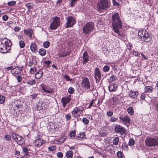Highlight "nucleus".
I'll list each match as a JSON object with an SVG mask.
<instances>
[{
  "label": "nucleus",
  "mask_w": 158,
  "mask_h": 158,
  "mask_svg": "<svg viewBox=\"0 0 158 158\" xmlns=\"http://www.w3.org/2000/svg\"><path fill=\"white\" fill-rule=\"evenodd\" d=\"M90 83L89 79L85 77L83 78L81 85L85 89L88 90L90 88Z\"/></svg>",
  "instance_id": "0eeeda50"
},
{
  "label": "nucleus",
  "mask_w": 158,
  "mask_h": 158,
  "mask_svg": "<svg viewBox=\"0 0 158 158\" xmlns=\"http://www.w3.org/2000/svg\"><path fill=\"white\" fill-rule=\"evenodd\" d=\"M76 132L75 131H73L71 132L69 134V136L70 138L74 137L76 135Z\"/></svg>",
  "instance_id": "5fc2aeb1"
},
{
  "label": "nucleus",
  "mask_w": 158,
  "mask_h": 158,
  "mask_svg": "<svg viewBox=\"0 0 158 158\" xmlns=\"http://www.w3.org/2000/svg\"><path fill=\"white\" fill-rule=\"evenodd\" d=\"M112 26L113 30H119L122 27V22L118 14L116 12L112 16Z\"/></svg>",
  "instance_id": "f257e3e1"
},
{
  "label": "nucleus",
  "mask_w": 158,
  "mask_h": 158,
  "mask_svg": "<svg viewBox=\"0 0 158 158\" xmlns=\"http://www.w3.org/2000/svg\"><path fill=\"white\" fill-rule=\"evenodd\" d=\"M94 73L96 81H99L101 79V73L99 69L98 68H95Z\"/></svg>",
  "instance_id": "ddd939ff"
},
{
  "label": "nucleus",
  "mask_w": 158,
  "mask_h": 158,
  "mask_svg": "<svg viewBox=\"0 0 158 158\" xmlns=\"http://www.w3.org/2000/svg\"><path fill=\"white\" fill-rule=\"evenodd\" d=\"M26 81V83L29 86L32 85L35 83V81L30 77L27 78Z\"/></svg>",
  "instance_id": "bb28decb"
},
{
  "label": "nucleus",
  "mask_w": 158,
  "mask_h": 158,
  "mask_svg": "<svg viewBox=\"0 0 158 158\" xmlns=\"http://www.w3.org/2000/svg\"><path fill=\"white\" fill-rule=\"evenodd\" d=\"M122 148L125 151H127L128 149V146L125 143H123L122 145Z\"/></svg>",
  "instance_id": "3c124183"
},
{
  "label": "nucleus",
  "mask_w": 158,
  "mask_h": 158,
  "mask_svg": "<svg viewBox=\"0 0 158 158\" xmlns=\"http://www.w3.org/2000/svg\"><path fill=\"white\" fill-rule=\"evenodd\" d=\"M70 52L69 51H66L65 49H62L57 53V55L60 57L62 58L69 55Z\"/></svg>",
  "instance_id": "2eb2a0df"
},
{
  "label": "nucleus",
  "mask_w": 158,
  "mask_h": 158,
  "mask_svg": "<svg viewBox=\"0 0 158 158\" xmlns=\"http://www.w3.org/2000/svg\"><path fill=\"white\" fill-rule=\"evenodd\" d=\"M135 142V140L133 139H131L129 140V144L130 146H132L134 145Z\"/></svg>",
  "instance_id": "0e129e2a"
},
{
  "label": "nucleus",
  "mask_w": 158,
  "mask_h": 158,
  "mask_svg": "<svg viewBox=\"0 0 158 158\" xmlns=\"http://www.w3.org/2000/svg\"><path fill=\"white\" fill-rule=\"evenodd\" d=\"M114 131L116 133H119L121 135H123L126 132L125 128L118 124L115 125L114 127Z\"/></svg>",
  "instance_id": "9d476101"
},
{
  "label": "nucleus",
  "mask_w": 158,
  "mask_h": 158,
  "mask_svg": "<svg viewBox=\"0 0 158 158\" xmlns=\"http://www.w3.org/2000/svg\"><path fill=\"white\" fill-rule=\"evenodd\" d=\"M36 71V67L34 66L30 69L29 71L30 73L31 74H34L35 72Z\"/></svg>",
  "instance_id": "de8ad7c7"
},
{
  "label": "nucleus",
  "mask_w": 158,
  "mask_h": 158,
  "mask_svg": "<svg viewBox=\"0 0 158 158\" xmlns=\"http://www.w3.org/2000/svg\"><path fill=\"white\" fill-rule=\"evenodd\" d=\"M120 122L123 123L127 127L130 125L131 120L129 116L126 115L125 116H120L119 117Z\"/></svg>",
  "instance_id": "1a4fd4ad"
},
{
  "label": "nucleus",
  "mask_w": 158,
  "mask_h": 158,
  "mask_svg": "<svg viewBox=\"0 0 158 158\" xmlns=\"http://www.w3.org/2000/svg\"><path fill=\"white\" fill-rule=\"evenodd\" d=\"M30 48L31 51L35 53L37 52V46L35 43L33 42L31 44Z\"/></svg>",
  "instance_id": "5701e85b"
},
{
  "label": "nucleus",
  "mask_w": 158,
  "mask_h": 158,
  "mask_svg": "<svg viewBox=\"0 0 158 158\" xmlns=\"http://www.w3.org/2000/svg\"><path fill=\"white\" fill-rule=\"evenodd\" d=\"M50 45V43L48 41H46L43 43V47L45 48H48Z\"/></svg>",
  "instance_id": "79ce46f5"
},
{
  "label": "nucleus",
  "mask_w": 158,
  "mask_h": 158,
  "mask_svg": "<svg viewBox=\"0 0 158 158\" xmlns=\"http://www.w3.org/2000/svg\"><path fill=\"white\" fill-rule=\"evenodd\" d=\"M85 134L84 132H80L79 135L77 136L76 139L78 140L81 141L86 138Z\"/></svg>",
  "instance_id": "b1692460"
},
{
  "label": "nucleus",
  "mask_w": 158,
  "mask_h": 158,
  "mask_svg": "<svg viewBox=\"0 0 158 158\" xmlns=\"http://www.w3.org/2000/svg\"><path fill=\"white\" fill-rule=\"evenodd\" d=\"M16 77V78L18 82H20L22 80V77L21 75H19Z\"/></svg>",
  "instance_id": "338daca9"
},
{
  "label": "nucleus",
  "mask_w": 158,
  "mask_h": 158,
  "mask_svg": "<svg viewBox=\"0 0 158 158\" xmlns=\"http://www.w3.org/2000/svg\"><path fill=\"white\" fill-rule=\"evenodd\" d=\"M113 147L112 145H109L106 148V149L107 151L110 153H113L114 152V151L113 150Z\"/></svg>",
  "instance_id": "f704fd0d"
},
{
  "label": "nucleus",
  "mask_w": 158,
  "mask_h": 158,
  "mask_svg": "<svg viewBox=\"0 0 158 158\" xmlns=\"http://www.w3.org/2000/svg\"><path fill=\"white\" fill-rule=\"evenodd\" d=\"M19 46L21 48H23L25 46L24 42L23 40H21L19 42Z\"/></svg>",
  "instance_id": "6e6d98bb"
},
{
  "label": "nucleus",
  "mask_w": 158,
  "mask_h": 158,
  "mask_svg": "<svg viewBox=\"0 0 158 158\" xmlns=\"http://www.w3.org/2000/svg\"><path fill=\"white\" fill-rule=\"evenodd\" d=\"M23 151L24 152L25 155H27L28 154V149L26 148H23Z\"/></svg>",
  "instance_id": "774afa93"
},
{
  "label": "nucleus",
  "mask_w": 158,
  "mask_h": 158,
  "mask_svg": "<svg viewBox=\"0 0 158 158\" xmlns=\"http://www.w3.org/2000/svg\"><path fill=\"white\" fill-rule=\"evenodd\" d=\"M95 100H93L90 103L88 107L87 108L89 109L91 108L92 106L93 107H95L96 106V105L95 104Z\"/></svg>",
  "instance_id": "37998d69"
},
{
  "label": "nucleus",
  "mask_w": 158,
  "mask_h": 158,
  "mask_svg": "<svg viewBox=\"0 0 158 158\" xmlns=\"http://www.w3.org/2000/svg\"><path fill=\"white\" fill-rule=\"evenodd\" d=\"M110 67L107 65L104 66L103 68V70L105 72H108L110 70Z\"/></svg>",
  "instance_id": "4d7b16f0"
},
{
  "label": "nucleus",
  "mask_w": 158,
  "mask_h": 158,
  "mask_svg": "<svg viewBox=\"0 0 158 158\" xmlns=\"http://www.w3.org/2000/svg\"><path fill=\"white\" fill-rule=\"evenodd\" d=\"M45 143V141L42 138H40L35 140V146L37 147H40Z\"/></svg>",
  "instance_id": "a211bd4d"
},
{
  "label": "nucleus",
  "mask_w": 158,
  "mask_h": 158,
  "mask_svg": "<svg viewBox=\"0 0 158 158\" xmlns=\"http://www.w3.org/2000/svg\"><path fill=\"white\" fill-rule=\"evenodd\" d=\"M16 4V2L14 1H12L9 2L7 3V5L9 6H13Z\"/></svg>",
  "instance_id": "13d9d810"
},
{
  "label": "nucleus",
  "mask_w": 158,
  "mask_h": 158,
  "mask_svg": "<svg viewBox=\"0 0 158 158\" xmlns=\"http://www.w3.org/2000/svg\"><path fill=\"white\" fill-rule=\"evenodd\" d=\"M112 2L114 6H120V4L117 2L115 0H112Z\"/></svg>",
  "instance_id": "69168bd1"
},
{
  "label": "nucleus",
  "mask_w": 158,
  "mask_h": 158,
  "mask_svg": "<svg viewBox=\"0 0 158 158\" xmlns=\"http://www.w3.org/2000/svg\"><path fill=\"white\" fill-rule=\"evenodd\" d=\"M60 18L56 16L54 18L53 22L50 24V28L51 30L57 29V27L60 25Z\"/></svg>",
  "instance_id": "423d86ee"
},
{
  "label": "nucleus",
  "mask_w": 158,
  "mask_h": 158,
  "mask_svg": "<svg viewBox=\"0 0 158 158\" xmlns=\"http://www.w3.org/2000/svg\"><path fill=\"white\" fill-rule=\"evenodd\" d=\"M3 139L6 141H10L11 140V138L10 135H6L3 137Z\"/></svg>",
  "instance_id": "a18cd8bd"
},
{
  "label": "nucleus",
  "mask_w": 158,
  "mask_h": 158,
  "mask_svg": "<svg viewBox=\"0 0 158 158\" xmlns=\"http://www.w3.org/2000/svg\"><path fill=\"white\" fill-rule=\"evenodd\" d=\"M116 76L115 75H112L110 78L109 81L110 83H111L115 81L116 79Z\"/></svg>",
  "instance_id": "a19ab883"
},
{
  "label": "nucleus",
  "mask_w": 158,
  "mask_h": 158,
  "mask_svg": "<svg viewBox=\"0 0 158 158\" xmlns=\"http://www.w3.org/2000/svg\"><path fill=\"white\" fill-rule=\"evenodd\" d=\"M5 40L4 41L5 46L6 49H7V51L8 52L11 48V43L10 40H7L6 38L4 39V40Z\"/></svg>",
  "instance_id": "6ab92c4d"
},
{
  "label": "nucleus",
  "mask_w": 158,
  "mask_h": 158,
  "mask_svg": "<svg viewBox=\"0 0 158 158\" xmlns=\"http://www.w3.org/2000/svg\"><path fill=\"white\" fill-rule=\"evenodd\" d=\"M48 148L49 151H53L56 149V147L55 145H52L51 146L48 147Z\"/></svg>",
  "instance_id": "49530a36"
},
{
  "label": "nucleus",
  "mask_w": 158,
  "mask_h": 158,
  "mask_svg": "<svg viewBox=\"0 0 158 158\" xmlns=\"http://www.w3.org/2000/svg\"><path fill=\"white\" fill-rule=\"evenodd\" d=\"M89 56L86 52H85L83 54V64H85L89 61Z\"/></svg>",
  "instance_id": "4be33fe9"
},
{
  "label": "nucleus",
  "mask_w": 158,
  "mask_h": 158,
  "mask_svg": "<svg viewBox=\"0 0 158 158\" xmlns=\"http://www.w3.org/2000/svg\"><path fill=\"white\" fill-rule=\"evenodd\" d=\"M39 54L42 56H44L46 54V50L43 48L40 49L38 51Z\"/></svg>",
  "instance_id": "473e14b6"
},
{
  "label": "nucleus",
  "mask_w": 158,
  "mask_h": 158,
  "mask_svg": "<svg viewBox=\"0 0 158 158\" xmlns=\"http://www.w3.org/2000/svg\"><path fill=\"white\" fill-rule=\"evenodd\" d=\"M73 156V152L71 150L67 151L65 154V156L67 158H72Z\"/></svg>",
  "instance_id": "c756f323"
},
{
  "label": "nucleus",
  "mask_w": 158,
  "mask_h": 158,
  "mask_svg": "<svg viewBox=\"0 0 158 158\" xmlns=\"http://www.w3.org/2000/svg\"><path fill=\"white\" fill-rule=\"evenodd\" d=\"M13 106L14 110L19 109L21 106V101L19 100H15Z\"/></svg>",
  "instance_id": "aec40b11"
},
{
  "label": "nucleus",
  "mask_w": 158,
  "mask_h": 158,
  "mask_svg": "<svg viewBox=\"0 0 158 158\" xmlns=\"http://www.w3.org/2000/svg\"><path fill=\"white\" fill-rule=\"evenodd\" d=\"M153 87L151 86H146L145 87V92L147 93H151L152 92Z\"/></svg>",
  "instance_id": "2f4dec72"
},
{
  "label": "nucleus",
  "mask_w": 158,
  "mask_h": 158,
  "mask_svg": "<svg viewBox=\"0 0 158 158\" xmlns=\"http://www.w3.org/2000/svg\"><path fill=\"white\" fill-rule=\"evenodd\" d=\"M99 134L101 136L104 137L107 135V132L105 130H102L100 131Z\"/></svg>",
  "instance_id": "ea45409f"
},
{
  "label": "nucleus",
  "mask_w": 158,
  "mask_h": 158,
  "mask_svg": "<svg viewBox=\"0 0 158 158\" xmlns=\"http://www.w3.org/2000/svg\"><path fill=\"white\" fill-rule=\"evenodd\" d=\"M82 122L85 125L88 124L89 123V120L85 118H82Z\"/></svg>",
  "instance_id": "603ef678"
},
{
  "label": "nucleus",
  "mask_w": 158,
  "mask_h": 158,
  "mask_svg": "<svg viewBox=\"0 0 158 158\" xmlns=\"http://www.w3.org/2000/svg\"><path fill=\"white\" fill-rule=\"evenodd\" d=\"M118 85L115 84H111L108 87L109 89L110 92H113L116 91Z\"/></svg>",
  "instance_id": "393cba45"
},
{
  "label": "nucleus",
  "mask_w": 158,
  "mask_h": 158,
  "mask_svg": "<svg viewBox=\"0 0 158 158\" xmlns=\"http://www.w3.org/2000/svg\"><path fill=\"white\" fill-rule=\"evenodd\" d=\"M71 100L70 96L64 97L62 98L61 102L64 108L66 104L69 103Z\"/></svg>",
  "instance_id": "dca6fc26"
},
{
  "label": "nucleus",
  "mask_w": 158,
  "mask_h": 158,
  "mask_svg": "<svg viewBox=\"0 0 158 158\" xmlns=\"http://www.w3.org/2000/svg\"><path fill=\"white\" fill-rule=\"evenodd\" d=\"M77 1L78 0H70V6L71 7H73L76 4Z\"/></svg>",
  "instance_id": "c03bdc74"
},
{
  "label": "nucleus",
  "mask_w": 158,
  "mask_h": 158,
  "mask_svg": "<svg viewBox=\"0 0 158 158\" xmlns=\"http://www.w3.org/2000/svg\"><path fill=\"white\" fill-rule=\"evenodd\" d=\"M68 21L65 27H69L72 26L76 23V19L72 16H69L67 18Z\"/></svg>",
  "instance_id": "f8f14e48"
},
{
  "label": "nucleus",
  "mask_w": 158,
  "mask_h": 158,
  "mask_svg": "<svg viewBox=\"0 0 158 158\" xmlns=\"http://www.w3.org/2000/svg\"><path fill=\"white\" fill-rule=\"evenodd\" d=\"M118 119L117 118L114 116L111 117L109 119V121L111 122H114L117 121Z\"/></svg>",
  "instance_id": "8fccbe9b"
},
{
  "label": "nucleus",
  "mask_w": 158,
  "mask_h": 158,
  "mask_svg": "<svg viewBox=\"0 0 158 158\" xmlns=\"http://www.w3.org/2000/svg\"><path fill=\"white\" fill-rule=\"evenodd\" d=\"M119 138L118 137H114L112 142L114 145H117L118 144L119 142Z\"/></svg>",
  "instance_id": "c9c22d12"
},
{
  "label": "nucleus",
  "mask_w": 158,
  "mask_h": 158,
  "mask_svg": "<svg viewBox=\"0 0 158 158\" xmlns=\"http://www.w3.org/2000/svg\"><path fill=\"white\" fill-rule=\"evenodd\" d=\"M23 69V66L16 67L11 71V73L12 74L14 75L16 77V75L20 73Z\"/></svg>",
  "instance_id": "4468645a"
},
{
  "label": "nucleus",
  "mask_w": 158,
  "mask_h": 158,
  "mask_svg": "<svg viewBox=\"0 0 158 158\" xmlns=\"http://www.w3.org/2000/svg\"><path fill=\"white\" fill-rule=\"evenodd\" d=\"M40 86H41L44 92L46 94H49L54 93L53 89L48 86L44 84H42Z\"/></svg>",
  "instance_id": "9b49d317"
},
{
  "label": "nucleus",
  "mask_w": 158,
  "mask_h": 158,
  "mask_svg": "<svg viewBox=\"0 0 158 158\" xmlns=\"http://www.w3.org/2000/svg\"><path fill=\"white\" fill-rule=\"evenodd\" d=\"M5 100V97L2 95H0V103L2 104Z\"/></svg>",
  "instance_id": "052dcab7"
},
{
  "label": "nucleus",
  "mask_w": 158,
  "mask_h": 158,
  "mask_svg": "<svg viewBox=\"0 0 158 158\" xmlns=\"http://www.w3.org/2000/svg\"><path fill=\"white\" fill-rule=\"evenodd\" d=\"M117 156L118 158H125L123 153L120 151L117 152Z\"/></svg>",
  "instance_id": "4c0bfd02"
},
{
  "label": "nucleus",
  "mask_w": 158,
  "mask_h": 158,
  "mask_svg": "<svg viewBox=\"0 0 158 158\" xmlns=\"http://www.w3.org/2000/svg\"><path fill=\"white\" fill-rule=\"evenodd\" d=\"M6 50L2 42H0V52L2 53H7Z\"/></svg>",
  "instance_id": "cd10ccee"
},
{
  "label": "nucleus",
  "mask_w": 158,
  "mask_h": 158,
  "mask_svg": "<svg viewBox=\"0 0 158 158\" xmlns=\"http://www.w3.org/2000/svg\"><path fill=\"white\" fill-rule=\"evenodd\" d=\"M64 78L67 81H73V79L70 78L69 76L67 75H65L64 76Z\"/></svg>",
  "instance_id": "864d4df0"
},
{
  "label": "nucleus",
  "mask_w": 158,
  "mask_h": 158,
  "mask_svg": "<svg viewBox=\"0 0 158 158\" xmlns=\"http://www.w3.org/2000/svg\"><path fill=\"white\" fill-rule=\"evenodd\" d=\"M138 95V92L137 91H134L132 90H131L129 94L130 97L133 99L136 98Z\"/></svg>",
  "instance_id": "a878e982"
},
{
  "label": "nucleus",
  "mask_w": 158,
  "mask_h": 158,
  "mask_svg": "<svg viewBox=\"0 0 158 158\" xmlns=\"http://www.w3.org/2000/svg\"><path fill=\"white\" fill-rule=\"evenodd\" d=\"M26 6L28 8V10L32 9L33 8L34 5L31 3H28L26 5Z\"/></svg>",
  "instance_id": "09e8293b"
},
{
  "label": "nucleus",
  "mask_w": 158,
  "mask_h": 158,
  "mask_svg": "<svg viewBox=\"0 0 158 158\" xmlns=\"http://www.w3.org/2000/svg\"><path fill=\"white\" fill-rule=\"evenodd\" d=\"M106 115L109 117H111L113 114V112L112 111L110 110L106 112Z\"/></svg>",
  "instance_id": "bf43d9fd"
},
{
  "label": "nucleus",
  "mask_w": 158,
  "mask_h": 158,
  "mask_svg": "<svg viewBox=\"0 0 158 158\" xmlns=\"http://www.w3.org/2000/svg\"><path fill=\"white\" fill-rule=\"evenodd\" d=\"M25 35L31 38L32 34L33 33V30H24Z\"/></svg>",
  "instance_id": "7c9ffc66"
},
{
  "label": "nucleus",
  "mask_w": 158,
  "mask_h": 158,
  "mask_svg": "<svg viewBox=\"0 0 158 158\" xmlns=\"http://www.w3.org/2000/svg\"><path fill=\"white\" fill-rule=\"evenodd\" d=\"M37 109L38 110L44 109L46 107L45 103L42 102H40L38 103L37 104Z\"/></svg>",
  "instance_id": "412c9836"
},
{
  "label": "nucleus",
  "mask_w": 158,
  "mask_h": 158,
  "mask_svg": "<svg viewBox=\"0 0 158 158\" xmlns=\"http://www.w3.org/2000/svg\"><path fill=\"white\" fill-rule=\"evenodd\" d=\"M57 156L59 158H63V154L62 152H59L57 153Z\"/></svg>",
  "instance_id": "680f3d73"
},
{
  "label": "nucleus",
  "mask_w": 158,
  "mask_h": 158,
  "mask_svg": "<svg viewBox=\"0 0 158 158\" xmlns=\"http://www.w3.org/2000/svg\"><path fill=\"white\" fill-rule=\"evenodd\" d=\"M11 135L14 140L18 144L20 145H22L24 143V140L23 138L22 137L13 132L11 133Z\"/></svg>",
  "instance_id": "39448f33"
},
{
  "label": "nucleus",
  "mask_w": 158,
  "mask_h": 158,
  "mask_svg": "<svg viewBox=\"0 0 158 158\" xmlns=\"http://www.w3.org/2000/svg\"><path fill=\"white\" fill-rule=\"evenodd\" d=\"M110 3L108 0H100L98 4L97 8L99 10H105L110 8Z\"/></svg>",
  "instance_id": "20e7f679"
},
{
  "label": "nucleus",
  "mask_w": 158,
  "mask_h": 158,
  "mask_svg": "<svg viewBox=\"0 0 158 158\" xmlns=\"http://www.w3.org/2000/svg\"><path fill=\"white\" fill-rule=\"evenodd\" d=\"M94 24L93 22L87 23L83 28V30H93Z\"/></svg>",
  "instance_id": "f3484780"
},
{
  "label": "nucleus",
  "mask_w": 158,
  "mask_h": 158,
  "mask_svg": "<svg viewBox=\"0 0 158 158\" xmlns=\"http://www.w3.org/2000/svg\"><path fill=\"white\" fill-rule=\"evenodd\" d=\"M83 113V110L80 109L78 107H75L72 112V114L74 118H78L81 115H82Z\"/></svg>",
  "instance_id": "6e6552de"
},
{
  "label": "nucleus",
  "mask_w": 158,
  "mask_h": 158,
  "mask_svg": "<svg viewBox=\"0 0 158 158\" xmlns=\"http://www.w3.org/2000/svg\"><path fill=\"white\" fill-rule=\"evenodd\" d=\"M15 24V23L12 21H8L7 23V25L11 27L12 29H13Z\"/></svg>",
  "instance_id": "58836bf2"
},
{
  "label": "nucleus",
  "mask_w": 158,
  "mask_h": 158,
  "mask_svg": "<svg viewBox=\"0 0 158 158\" xmlns=\"http://www.w3.org/2000/svg\"><path fill=\"white\" fill-rule=\"evenodd\" d=\"M115 34L114 35L115 36H117L118 38L122 37L123 35L120 33L119 30H114Z\"/></svg>",
  "instance_id": "e433bc0d"
},
{
  "label": "nucleus",
  "mask_w": 158,
  "mask_h": 158,
  "mask_svg": "<svg viewBox=\"0 0 158 158\" xmlns=\"http://www.w3.org/2000/svg\"><path fill=\"white\" fill-rule=\"evenodd\" d=\"M127 111L130 115H133L134 113V110L133 107L132 106L129 107L127 109Z\"/></svg>",
  "instance_id": "72a5a7b5"
},
{
  "label": "nucleus",
  "mask_w": 158,
  "mask_h": 158,
  "mask_svg": "<svg viewBox=\"0 0 158 158\" xmlns=\"http://www.w3.org/2000/svg\"><path fill=\"white\" fill-rule=\"evenodd\" d=\"M43 74V71L41 69H40L35 74V77L38 79H40L42 77Z\"/></svg>",
  "instance_id": "c85d7f7f"
},
{
  "label": "nucleus",
  "mask_w": 158,
  "mask_h": 158,
  "mask_svg": "<svg viewBox=\"0 0 158 158\" xmlns=\"http://www.w3.org/2000/svg\"><path fill=\"white\" fill-rule=\"evenodd\" d=\"M138 35L140 39L144 41L148 42L151 39V35L146 30H139Z\"/></svg>",
  "instance_id": "f03ea898"
},
{
  "label": "nucleus",
  "mask_w": 158,
  "mask_h": 158,
  "mask_svg": "<svg viewBox=\"0 0 158 158\" xmlns=\"http://www.w3.org/2000/svg\"><path fill=\"white\" fill-rule=\"evenodd\" d=\"M145 145L148 147H155L158 145V137H148L145 141Z\"/></svg>",
  "instance_id": "7ed1b4c3"
},
{
  "label": "nucleus",
  "mask_w": 158,
  "mask_h": 158,
  "mask_svg": "<svg viewBox=\"0 0 158 158\" xmlns=\"http://www.w3.org/2000/svg\"><path fill=\"white\" fill-rule=\"evenodd\" d=\"M68 91V92L70 94H73V92H74V90L73 88H72V87H70L69 88Z\"/></svg>",
  "instance_id": "e2e57ef3"
}]
</instances>
